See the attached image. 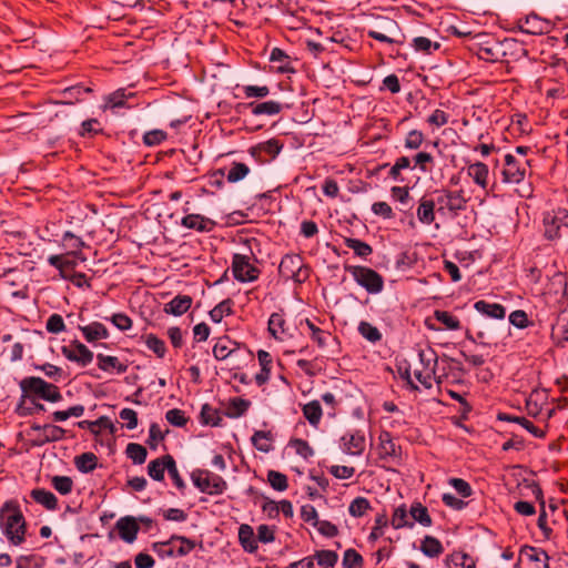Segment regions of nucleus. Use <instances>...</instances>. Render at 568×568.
Returning <instances> with one entry per match:
<instances>
[{
    "mask_svg": "<svg viewBox=\"0 0 568 568\" xmlns=\"http://www.w3.org/2000/svg\"><path fill=\"white\" fill-rule=\"evenodd\" d=\"M436 213L442 219H456L467 209L468 197L464 190L440 187L430 191Z\"/></svg>",
    "mask_w": 568,
    "mask_h": 568,
    "instance_id": "obj_1",
    "label": "nucleus"
},
{
    "mask_svg": "<svg viewBox=\"0 0 568 568\" xmlns=\"http://www.w3.org/2000/svg\"><path fill=\"white\" fill-rule=\"evenodd\" d=\"M277 273L283 282L292 281L301 285L308 281L312 267L305 263L303 256L298 253H286L282 256Z\"/></svg>",
    "mask_w": 568,
    "mask_h": 568,
    "instance_id": "obj_2",
    "label": "nucleus"
},
{
    "mask_svg": "<svg viewBox=\"0 0 568 568\" xmlns=\"http://www.w3.org/2000/svg\"><path fill=\"white\" fill-rule=\"evenodd\" d=\"M344 270L348 273L355 283L363 287L368 294L377 295L385 287V280L382 274L372 267L364 265L345 264Z\"/></svg>",
    "mask_w": 568,
    "mask_h": 568,
    "instance_id": "obj_3",
    "label": "nucleus"
},
{
    "mask_svg": "<svg viewBox=\"0 0 568 568\" xmlns=\"http://www.w3.org/2000/svg\"><path fill=\"white\" fill-rule=\"evenodd\" d=\"M544 236L548 241H557L568 236V210L558 207L548 211L542 217Z\"/></svg>",
    "mask_w": 568,
    "mask_h": 568,
    "instance_id": "obj_4",
    "label": "nucleus"
},
{
    "mask_svg": "<svg viewBox=\"0 0 568 568\" xmlns=\"http://www.w3.org/2000/svg\"><path fill=\"white\" fill-rule=\"evenodd\" d=\"M499 48V39L485 32L475 34L470 47L480 60L490 63L501 62Z\"/></svg>",
    "mask_w": 568,
    "mask_h": 568,
    "instance_id": "obj_5",
    "label": "nucleus"
},
{
    "mask_svg": "<svg viewBox=\"0 0 568 568\" xmlns=\"http://www.w3.org/2000/svg\"><path fill=\"white\" fill-rule=\"evenodd\" d=\"M191 479L201 493L209 495H221L227 488L223 477L206 469H195L191 474Z\"/></svg>",
    "mask_w": 568,
    "mask_h": 568,
    "instance_id": "obj_6",
    "label": "nucleus"
},
{
    "mask_svg": "<svg viewBox=\"0 0 568 568\" xmlns=\"http://www.w3.org/2000/svg\"><path fill=\"white\" fill-rule=\"evenodd\" d=\"M529 165V160L520 161L513 153H506L500 170L501 182L505 184L521 183L526 178L527 166Z\"/></svg>",
    "mask_w": 568,
    "mask_h": 568,
    "instance_id": "obj_7",
    "label": "nucleus"
},
{
    "mask_svg": "<svg viewBox=\"0 0 568 568\" xmlns=\"http://www.w3.org/2000/svg\"><path fill=\"white\" fill-rule=\"evenodd\" d=\"M520 566L525 568H549V556L542 548L524 545L520 547L514 568Z\"/></svg>",
    "mask_w": 568,
    "mask_h": 568,
    "instance_id": "obj_8",
    "label": "nucleus"
},
{
    "mask_svg": "<svg viewBox=\"0 0 568 568\" xmlns=\"http://www.w3.org/2000/svg\"><path fill=\"white\" fill-rule=\"evenodd\" d=\"M232 273L236 281L248 283L256 281L261 271L250 262L247 255L235 253L232 257Z\"/></svg>",
    "mask_w": 568,
    "mask_h": 568,
    "instance_id": "obj_9",
    "label": "nucleus"
},
{
    "mask_svg": "<svg viewBox=\"0 0 568 568\" xmlns=\"http://www.w3.org/2000/svg\"><path fill=\"white\" fill-rule=\"evenodd\" d=\"M62 355L80 367H87L94 358L93 352L78 339L71 341L69 345L61 346Z\"/></svg>",
    "mask_w": 568,
    "mask_h": 568,
    "instance_id": "obj_10",
    "label": "nucleus"
},
{
    "mask_svg": "<svg viewBox=\"0 0 568 568\" xmlns=\"http://www.w3.org/2000/svg\"><path fill=\"white\" fill-rule=\"evenodd\" d=\"M515 29L526 34L540 36L550 32L552 23L531 12L526 17L518 18L515 22Z\"/></svg>",
    "mask_w": 568,
    "mask_h": 568,
    "instance_id": "obj_11",
    "label": "nucleus"
},
{
    "mask_svg": "<svg viewBox=\"0 0 568 568\" xmlns=\"http://www.w3.org/2000/svg\"><path fill=\"white\" fill-rule=\"evenodd\" d=\"M283 146L284 144L278 139L273 138L251 146L248 152L256 162L265 164L275 160Z\"/></svg>",
    "mask_w": 568,
    "mask_h": 568,
    "instance_id": "obj_12",
    "label": "nucleus"
},
{
    "mask_svg": "<svg viewBox=\"0 0 568 568\" xmlns=\"http://www.w3.org/2000/svg\"><path fill=\"white\" fill-rule=\"evenodd\" d=\"M0 525H7L8 528L14 525L27 530L24 516L16 500L6 501L0 508Z\"/></svg>",
    "mask_w": 568,
    "mask_h": 568,
    "instance_id": "obj_13",
    "label": "nucleus"
},
{
    "mask_svg": "<svg viewBox=\"0 0 568 568\" xmlns=\"http://www.w3.org/2000/svg\"><path fill=\"white\" fill-rule=\"evenodd\" d=\"M365 436L362 430L347 432L341 439V449L343 453L352 456H359L365 449Z\"/></svg>",
    "mask_w": 568,
    "mask_h": 568,
    "instance_id": "obj_14",
    "label": "nucleus"
},
{
    "mask_svg": "<svg viewBox=\"0 0 568 568\" xmlns=\"http://www.w3.org/2000/svg\"><path fill=\"white\" fill-rule=\"evenodd\" d=\"M93 93L94 90L92 87L85 85L84 83H77L74 85L64 88L60 92L62 100L57 103L72 105L79 102H83L87 99V95H92Z\"/></svg>",
    "mask_w": 568,
    "mask_h": 568,
    "instance_id": "obj_15",
    "label": "nucleus"
},
{
    "mask_svg": "<svg viewBox=\"0 0 568 568\" xmlns=\"http://www.w3.org/2000/svg\"><path fill=\"white\" fill-rule=\"evenodd\" d=\"M467 175L480 187L485 194L494 191L495 183L489 187V169L484 162H475L467 166Z\"/></svg>",
    "mask_w": 568,
    "mask_h": 568,
    "instance_id": "obj_16",
    "label": "nucleus"
},
{
    "mask_svg": "<svg viewBox=\"0 0 568 568\" xmlns=\"http://www.w3.org/2000/svg\"><path fill=\"white\" fill-rule=\"evenodd\" d=\"M21 394L24 397L45 399V381L39 376H27L19 382Z\"/></svg>",
    "mask_w": 568,
    "mask_h": 568,
    "instance_id": "obj_17",
    "label": "nucleus"
},
{
    "mask_svg": "<svg viewBox=\"0 0 568 568\" xmlns=\"http://www.w3.org/2000/svg\"><path fill=\"white\" fill-rule=\"evenodd\" d=\"M378 454L381 459H399L402 456V447L397 445L393 436L387 430H382L378 436Z\"/></svg>",
    "mask_w": 568,
    "mask_h": 568,
    "instance_id": "obj_18",
    "label": "nucleus"
},
{
    "mask_svg": "<svg viewBox=\"0 0 568 568\" xmlns=\"http://www.w3.org/2000/svg\"><path fill=\"white\" fill-rule=\"evenodd\" d=\"M45 410L47 408L40 403V399L24 397V395L21 394L13 412L18 417L24 418L44 413Z\"/></svg>",
    "mask_w": 568,
    "mask_h": 568,
    "instance_id": "obj_19",
    "label": "nucleus"
},
{
    "mask_svg": "<svg viewBox=\"0 0 568 568\" xmlns=\"http://www.w3.org/2000/svg\"><path fill=\"white\" fill-rule=\"evenodd\" d=\"M436 207L430 192L425 193L418 201L416 210L417 220L425 225H430L436 220Z\"/></svg>",
    "mask_w": 568,
    "mask_h": 568,
    "instance_id": "obj_20",
    "label": "nucleus"
},
{
    "mask_svg": "<svg viewBox=\"0 0 568 568\" xmlns=\"http://www.w3.org/2000/svg\"><path fill=\"white\" fill-rule=\"evenodd\" d=\"M267 331L270 335L278 342H283L290 336L283 310L271 314L267 322Z\"/></svg>",
    "mask_w": 568,
    "mask_h": 568,
    "instance_id": "obj_21",
    "label": "nucleus"
},
{
    "mask_svg": "<svg viewBox=\"0 0 568 568\" xmlns=\"http://www.w3.org/2000/svg\"><path fill=\"white\" fill-rule=\"evenodd\" d=\"M115 528L118 530L119 537L128 544H132L136 539L138 532L140 530L136 518L132 516L121 517L116 521Z\"/></svg>",
    "mask_w": 568,
    "mask_h": 568,
    "instance_id": "obj_22",
    "label": "nucleus"
},
{
    "mask_svg": "<svg viewBox=\"0 0 568 568\" xmlns=\"http://www.w3.org/2000/svg\"><path fill=\"white\" fill-rule=\"evenodd\" d=\"M497 419L500 422L507 423H516L518 426L525 428L528 433H530L536 438H545L546 432L535 426L532 422L524 416H516L508 413L499 412L497 414Z\"/></svg>",
    "mask_w": 568,
    "mask_h": 568,
    "instance_id": "obj_23",
    "label": "nucleus"
},
{
    "mask_svg": "<svg viewBox=\"0 0 568 568\" xmlns=\"http://www.w3.org/2000/svg\"><path fill=\"white\" fill-rule=\"evenodd\" d=\"M83 338L90 343L95 344L100 339H106L110 336V332L106 326L101 322H91L88 325L79 326Z\"/></svg>",
    "mask_w": 568,
    "mask_h": 568,
    "instance_id": "obj_24",
    "label": "nucleus"
},
{
    "mask_svg": "<svg viewBox=\"0 0 568 568\" xmlns=\"http://www.w3.org/2000/svg\"><path fill=\"white\" fill-rule=\"evenodd\" d=\"M181 224L186 229L195 230L197 232H211L216 226V223L213 220L195 213L186 214L182 217Z\"/></svg>",
    "mask_w": 568,
    "mask_h": 568,
    "instance_id": "obj_25",
    "label": "nucleus"
},
{
    "mask_svg": "<svg viewBox=\"0 0 568 568\" xmlns=\"http://www.w3.org/2000/svg\"><path fill=\"white\" fill-rule=\"evenodd\" d=\"M499 52L501 54V62L508 59L518 60L523 54H526V49L523 44L513 38H505L499 40Z\"/></svg>",
    "mask_w": 568,
    "mask_h": 568,
    "instance_id": "obj_26",
    "label": "nucleus"
},
{
    "mask_svg": "<svg viewBox=\"0 0 568 568\" xmlns=\"http://www.w3.org/2000/svg\"><path fill=\"white\" fill-rule=\"evenodd\" d=\"M445 393L452 399L456 400V403H459V416L456 418L454 424L456 426L460 427L462 426V422L468 420L469 419V415L473 412V405L466 399V395L468 393L460 394V393L449 388L448 386L445 387Z\"/></svg>",
    "mask_w": 568,
    "mask_h": 568,
    "instance_id": "obj_27",
    "label": "nucleus"
},
{
    "mask_svg": "<svg viewBox=\"0 0 568 568\" xmlns=\"http://www.w3.org/2000/svg\"><path fill=\"white\" fill-rule=\"evenodd\" d=\"M245 108L250 109L253 115H277L282 112L284 104L276 101H264V102H250L244 104Z\"/></svg>",
    "mask_w": 568,
    "mask_h": 568,
    "instance_id": "obj_28",
    "label": "nucleus"
},
{
    "mask_svg": "<svg viewBox=\"0 0 568 568\" xmlns=\"http://www.w3.org/2000/svg\"><path fill=\"white\" fill-rule=\"evenodd\" d=\"M134 93L128 92L126 89L121 88L115 90L114 92L108 94L104 98V104L102 105V110H115L120 108H131L128 105V99L133 98Z\"/></svg>",
    "mask_w": 568,
    "mask_h": 568,
    "instance_id": "obj_29",
    "label": "nucleus"
},
{
    "mask_svg": "<svg viewBox=\"0 0 568 568\" xmlns=\"http://www.w3.org/2000/svg\"><path fill=\"white\" fill-rule=\"evenodd\" d=\"M62 246L67 251L68 256L72 255L73 257L81 258L82 261L85 260L81 252L85 246V243L80 236L70 231L64 232L62 235Z\"/></svg>",
    "mask_w": 568,
    "mask_h": 568,
    "instance_id": "obj_30",
    "label": "nucleus"
},
{
    "mask_svg": "<svg viewBox=\"0 0 568 568\" xmlns=\"http://www.w3.org/2000/svg\"><path fill=\"white\" fill-rule=\"evenodd\" d=\"M474 308L481 315L494 320H504L506 316V307L499 303L479 300L475 302Z\"/></svg>",
    "mask_w": 568,
    "mask_h": 568,
    "instance_id": "obj_31",
    "label": "nucleus"
},
{
    "mask_svg": "<svg viewBox=\"0 0 568 568\" xmlns=\"http://www.w3.org/2000/svg\"><path fill=\"white\" fill-rule=\"evenodd\" d=\"M192 302L193 300L190 295L179 294L164 304V312L173 316H181L190 310Z\"/></svg>",
    "mask_w": 568,
    "mask_h": 568,
    "instance_id": "obj_32",
    "label": "nucleus"
},
{
    "mask_svg": "<svg viewBox=\"0 0 568 568\" xmlns=\"http://www.w3.org/2000/svg\"><path fill=\"white\" fill-rule=\"evenodd\" d=\"M239 542L248 554H254L258 549L257 537H255L254 529L248 524H242L239 527Z\"/></svg>",
    "mask_w": 568,
    "mask_h": 568,
    "instance_id": "obj_33",
    "label": "nucleus"
},
{
    "mask_svg": "<svg viewBox=\"0 0 568 568\" xmlns=\"http://www.w3.org/2000/svg\"><path fill=\"white\" fill-rule=\"evenodd\" d=\"M476 559L463 550H455L446 556L447 568H476Z\"/></svg>",
    "mask_w": 568,
    "mask_h": 568,
    "instance_id": "obj_34",
    "label": "nucleus"
},
{
    "mask_svg": "<svg viewBox=\"0 0 568 568\" xmlns=\"http://www.w3.org/2000/svg\"><path fill=\"white\" fill-rule=\"evenodd\" d=\"M97 361L98 367L103 372H115L118 374H124L128 371V365L120 362L116 356L99 353L97 355Z\"/></svg>",
    "mask_w": 568,
    "mask_h": 568,
    "instance_id": "obj_35",
    "label": "nucleus"
},
{
    "mask_svg": "<svg viewBox=\"0 0 568 568\" xmlns=\"http://www.w3.org/2000/svg\"><path fill=\"white\" fill-rule=\"evenodd\" d=\"M172 455L166 454L161 457H158L151 460L148 465V475L156 481L164 480V474L169 468V463L171 460Z\"/></svg>",
    "mask_w": 568,
    "mask_h": 568,
    "instance_id": "obj_36",
    "label": "nucleus"
},
{
    "mask_svg": "<svg viewBox=\"0 0 568 568\" xmlns=\"http://www.w3.org/2000/svg\"><path fill=\"white\" fill-rule=\"evenodd\" d=\"M274 435L271 430H255L251 437L253 447L262 453H270L274 449Z\"/></svg>",
    "mask_w": 568,
    "mask_h": 568,
    "instance_id": "obj_37",
    "label": "nucleus"
},
{
    "mask_svg": "<svg viewBox=\"0 0 568 568\" xmlns=\"http://www.w3.org/2000/svg\"><path fill=\"white\" fill-rule=\"evenodd\" d=\"M30 496L37 504L42 505L48 510H57L59 507L57 496L44 488L32 489Z\"/></svg>",
    "mask_w": 568,
    "mask_h": 568,
    "instance_id": "obj_38",
    "label": "nucleus"
},
{
    "mask_svg": "<svg viewBox=\"0 0 568 568\" xmlns=\"http://www.w3.org/2000/svg\"><path fill=\"white\" fill-rule=\"evenodd\" d=\"M305 324L311 333V339L317 345L318 348L323 349L327 346V341L331 337L328 331L318 327L312 320L305 318L301 321V325Z\"/></svg>",
    "mask_w": 568,
    "mask_h": 568,
    "instance_id": "obj_39",
    "label": "nucleus"
},
{
    "mask_svg": "<svg viewBox=\"0 0 568 568\" xmlns=\"http://www.w3.org/2000/svg\"><path fill=\"white\" fill-rule=\"evenodd\" d=\"M270 61L278 63L276 70L278 73H294L295 68L292 65L290 55L280 48H274L270 54Z\"/></svg>",
    "mask_w": 568,
    "mask_h": 568,
    "instance_id": "obj_40",
    "label": "nucleus"
},
{
    "mask_svg": "<svg viewBox=\"0 0 568 568\" xmlns=\"http://www.w3.org/2000/svg\"><path fill=\"white\" fill-rule=\"evenodd\" d=\"M43 438L36 440L34 446H43L48 443L60 442L65 438L67 430L58 425L44 424Z\"/></svg>",
    "mask_w": 568,
    "mask_h": 568,
    "instance_id": "obj_41",
    "label": "nucleus"
},
{
    "mask_svg": "<svg viewBox=\"0 0 568 568\" xmlns=\"http://www.w3.org/2000/svg\"><path fill=\"white\" fill-rule=\"evenodd\" d=\"M251 407V402L242 397H233L229 400L227 409L224 415L231 419H236L246 414Z\"/></svg>",
    "mask_w": 568,
    "mask_h": 568,
    "instance_id": "obj_42",
    "label": "nucleus"
},
{
    "mask_svg": "<svg viewBox=\"0 0 568 568\" xmlns=\"http://www.w3.org/2000/svg\"><path fill=\"white\" fill-rule=\"evenodd\" d=\"M199 419L204 426L217 427L222 424L221 412L207 403L202 405Z\"/></svg>",
    "mask_w": 568,
    "mask_h": 568,
    "instance_id": "obj_43",
    "label": "nucleus"
},
{
    "mask_svg": "<svg viewBox=\"0 0 568 568\" xmlns=\"http://www.w3.org/2000/svg\"><path fill=\"white\" fill-rule=\"evenodd\" d=\"M231 345L237 346L239 344L232 341L229 336L217 338L212 349L214 358L216 361H224L229 356H231L232 353L235 351V348H231Z\"/></svg>",
    "mask_w": 568,
    "mask_h": 568,
    "instance_id": "obj_44",
    "label": "nucleus"
},
{
    "mask_svg": "<svg viewBox=\"0 0 568 568\" xmlns=\"http://www.w3.org/2000/svg\"><path fill=\"white\" fill-rule=\"evenodd\" d=\"M419 550L429 558H437L444 552V547L439 539L427 535L420 541Z\"/></svg>",
    "mask_w": 568,
    "mask_h": 568,
    "instance_id": "obj_45",
    "label": "nucleus"
},
{
    "mask_svg": "<svg viewBox=\"0 0 568 568\" xmlns=\"http://www.w3.org/2000/svg\"><path fill=\"white\" fill-rule=\"evenodd\" d=\"M233 306L234 301L232 298L227 297L223 300L209 312L211 321L217 324L221 323L225 316L233 315Z\"/></svg>",
    "mask_w": 568,
    "mask_h": 568,
    "instance_id": "obj_46",
    "label": "nucleus"
},
{
    "mask_svg": "<svg viewBox=\"0 0 568 568\" xmlns=\"http://www.w3.org/2000/svg\"><path fill=\"white\" fill-rule=\"evenodd\" d=\"M104 130L97 118H90L81 122L78 129V135L83 139H92L95 135L103 134Z\"/></svg>",
    "mask_w": 568,
    "mask_h": 568,
    "instance_id": "obj_47",
    "label": "nucleus"
},
{
    "mask_svg": "<svg viewBox=\"0 0 568 568\" xmlns=\"http://www.w3.org/2000/svg\"><path fill=\"white\" fill-rule=\"evenodd\" d=\"M409 515L413 518L414 524L418 523L423 527H430L433 525V519L427 507L419 501H414L410 505Z\"/></svg>",
    "mask_w": 568,
    "mask_h": 568,
    "instance_id": "obj_48",
    "label": "nucleus"
},
{
    "mask_svg": "<svg viewBox=\"0 0 568 568\" xmlns=\"http://www.w3.org/2000/svg\"><path fill=\"white\" fill-rule=\"evenodd\" d=\"M311 557L318 568H333L338 561V554L328 549L315 550Z\"/></svg>",
    "mask_w": 568,
    "mask_h": 568,
    "instance_id": "obj_49",
    "label": "nucleus"
},
{
    "mask_svg": "<svg viewBox=\"0 0 568 568\" xmlns=\"http://www.w3.org/2000/svg\"><path fill=\"white\" fill-rule=\"evenodd\" d=\"M303 416L314 427H317L321 423L323 410L318 400L314 399L305 404L302 408Z\"/></svg>",
    "mask_w": 568,
    "mask_h": 568,
    "instance_id": "obj_50",
    "label": "nucleus"
},
{
    "mask_svg": "<svg viewBox=\"0 0 568 568\" xmlns=\"http://www.w3.org/2000/svg\"><path fill=\"white\" fill-rule=\"evenodd\" d=\"M343 242L346 247L353 250L354 254L361 258L366 260L373 253V247L362 240L344 237Z\"/></svg>",
    "mask_w": 568,
    "mask_h": 568,
    "instance_id": "obj_51",
    "label": "nucleus"
},
{
    "mask_svg": "<svg viewBox=\"0 0 568 568\" xmlns=\"http://www.w3.org/2000/svg\"><path fill=\"white\" fill-rule=\"evenodd\" d=\"M418 358L423 366V371L430 373L432 375H435V372L438 366V356L436 352L432 347H429L426 351L419 349Z\"/></svg>",
    "mask_w": 568,
    "mask_h": 568,
    "instance_id": "obj_52",
    "label": "nucleus"
},
{
    "mask_svg": "<svg viewBox=\"0 0 568 568\" xmlns=\"http://www.w3.org/2000/svg\"><path fill=\"white\" fill-rule=\"evenodd\" d=\"M74 465L80 473L88 474L97 468L98 457L91 452L83 453L74 457Z\"/></svg>",
    "mask_w": 568,
    "mask_h": 568,
    "instance_id": "obj_53",
    "label": "nucleus"
},
{
    "mask_svg": "<svg viewBox=\"0 0 568 568\" xmlns=\"http://www.w3.org/2000/svg\"><path fill=\"white\" fill-rule=\"evenodd\" d=\"M125 455L134 465H142L148 457L146 448L138 443H129L125 448Z\"/></svg>",
    "mask_w": 568,
    "mask_h": 568,
    "instance_id": "obj_54",
    "label": "nucleus"
},
{
    "mask_svg": "<svg viewBox=\"0 0 568 568\" xmlns=\"http://www.w3.org/2000/svg\"><path fill=\"white\" fill-rule=\"evenodd\" d=\"M396 371L405 382V387L412 392H419L418 385L412 378L410 364L407 359H403L396 364Z\"/></svg>",
    "mask_w": 568,
    "mask_h": 568,
    "instance_id": "obj_55",
    "label": "nucleus"
},
{
    "mask_svg": "<svg viewBox=\"0 0 568 568\" xmlns=\"http://www.w3.org/2000/svg\"><path fill=\"white\" fill-rule=\"evenodd\" d=\"M448 359L453 364L449 367V372L447 374H445L446 378L450 377L448 383L450 385H463V384H465L464 376L466 374V369L464 368L463 364L459 361L455 359V358H448Z\"/></svg>",
    "mask_w": 568,
    "mask_h": 568,
    "instance_id": "obj_56",
    "label": "nucleus"
},
{
    "mask_svg": "<svg viewBox=\"0 0 568 568\" xmlns=\"http://www.w3.org/2000/svg\"><path fill=\"white\" fill-rule=\"evenodd\" d=\"M434 318L444 325L446 329L457 331L460 328V321L448 311L435 310Z\"/></svg>",
    "mask_w": 568,
    "mask_h": 568,
    "instance_id": "obj_57",
    "label": "nucleus"
},
{
    "mask_svg": "<svg viewBox=\"0 0 568 568\" xmlns=\"http://www.w3.org/2000/svg\"><path fill=\"white\" fill-rule=\"evenodd\" d=\"M48 263L60 271L62 278L68 277L64 274L65 271L73 270L77 266V262L74 260H69L63 255H50L48 257Z\"/></svg>",
    "mask_w": 568,
    "mask_h": 568,
    "instance_id": "obj_58",
    "label": "nucleus"
},
{
    "mask_svg": "<svg viewBox=\"0 0 568 568\" xmlns=\"http://www.w3.org/2000/svg\"><path fill=\"white\" fill-rule=\"evenodd\" d=\"M413 161L415 163L414 168H417L422 173H432L435 159L428 152H418L413 156Z\"/></svg>",
    "mask_w": 568,
    "mask_h": 568,
    "instance_id": "obj_59",
    "label": "nucleus"
},
{
    "mask_svg": "<svg viewBox=\"0 0 568 568\" xmlns=\"http://www.w3.org/2000/svg\"><path fill=\"white\" fill-rule=\"evenodd\" d=\"M250 173V168L242 162H232L226 174V180L230 183H236L244 180Z\"/></svg>",
    "mask_w": 568,
    "mask_h": 568,
    "instance_id": "obj_60",
    "label": "nucleus"
},
{
    "mask_svg": "<svg viewBox=\"0 0 568 568\" xmlns=\"http://www.w3.org/2000/svg\"><path fill=\"white\" fill-rule=\"evenodd\" d=\"M0 527L11 545L20 546L26 541V529L18 528L14 525H11L9 528L7 525H0Z\"/></svg>",
    "mask_w": 568,
    "mask_h": 568,
    "instance_id": "obj_61",
    "label": "nucleus"
},
{
    "mask_svg": "<svg viewBox=\"0 0 568 568\" xmlns=\"http://www.w3.org/2000/svg\"><path fill=\"white\" fill-rule=\"evenodd\" d=\"M357 331L365 339L374 344L381 342L383 338L379 329L366 321L359 322Z\"/></svg>",
    "mask_w": 568,
    "mask_h": 568,
    "instance_id": "obj_62",
    "label": "nucleus"
},
{
    "mask_svg": "<svg viewBox=\"0 0 568 568\" xmlns=\"http://www.w3.org/2000/svg\"><path fill=\"white\" fill-rule=\"evenodd\" d=\"M412 47L417 52H422L424 54H432L434 51L439 50L440 43L433 42L430 39L426 37H416L412 41Z\"/></svg>",
    "mask_w": 568,
    "mask_h": 568,
    "instance_id": "obj_63",
    "label": "nucleus"
},
{
    "mask_svg": "<svg viewBox=\"0 0 568 568\" xmlns=\"http://www.w3.org/2000/svg\"><path fill=\"white\" fill-rule=\"evenodd\" d=\"M342 565L344 568H363L364 558L354 548H348L344 551Z\"/></svg>",
    "mask_w": 568,
    "mask_h": 568,
    "instance_id": "obj_64",
    "label": "nucleus"
}]
</instances>
